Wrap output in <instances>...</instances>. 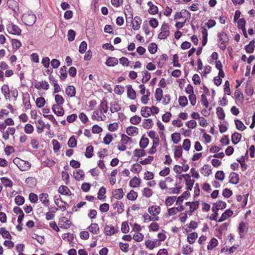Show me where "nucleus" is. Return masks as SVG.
<instances>
[{
  "mask_svg": "<svg viewBox=\"0 0 255 255\" xmlns=\"http://www.w3.org/2000/svg\"><path fill=\"white\" fill-rule=\"evenodd\" d=\"M198 238V234L197 233H190L187 235V240L190 244H193L195 243L196 240Z\"/></svg>",
  "mask_w": 255,
  "mask_h": 255,
  "instance_id": "35",
  "label": "nucleus"
},
{
  "mask_svg": "<svg viewBox=\"0 0 255 255\" xmlns=\"http://www.w3.org/2000/svg\"><path fill=\"white\" fill-rule=\"evenodd\" d=\"M143 235L140 232H135L133 235L132 239L137 242H140L143 239Z\"/></svg>",
  "mask_w": 255,
  "mask_h": 255,
  "instance_id": "61",
  "label": "nucleus"
},
{
  "mask_svg": "<svg viewBox=\"0 0 255 255\" xmlns=\"http://www.w3.org/2000/svg\"><path fill=\"white\" fill-rule=\"evenodd\" d=\"M255 48V41L254 40L250 42L249 44L245 46V50L246 52L252 53L254 52Z\"/></svg>",
  "mask_w": 255,
  "mask_h": 255,
  "instance_id": "37",
  "label": "nucleus"
},
{
  "mask_svg": "<svg viewBox=\"0 0 255 255\" xmlns=\"http://www.w3.org/2000/svg\"><path fill=\"white\" fill-rule=\"evenodd\" d=\"M88 229L89 232L93 234L97 235L100 233V228L98 224L97 223H91Z\"/></svg>",
  "mask_w": 255,
  "mask_h": 255,
  "instance_id": "28",
  "label": "nucleus"
},
{
  "mask_svg": "<svg viewBox=\"0 0 255 255\" xmlns=\"http://www.w3.org/2000/svg\"><path fill=\"white\" fill-rule=\"evenodd\" d=\"M216 113L218 118L220 120H224L225 117V113L223 109L220 107L217 108Z\"/></svg>",
  "mask_w": 255,
  "mask_h": 255,
  "instance_id": "59",
  "label": "nucleus"
},
{
  "mask_svg": "<svg viewBox=\"0 0 255 255\" xmlns=\"http://www.w3.org/2000/svg\"><path fill=\"white\" fill-rule=\"evenodd\" d=\"M141 19L139 16H135L132 22V28L135 30H138L140 28V25L141 23Z\"/></svg>",
  "mask_w": 255,
  "mask_h": 255,
  "instance_id": "29",
  "label": "nucleus"
},
{
  "mask_svg": "<svg viewBox=\"0 0 255 255\" xmlns=\"http://www.w3.org/2000/svg\"><path fill=\"white\" fill-rule=\"evenodd\" d=\"M54 100L56 103V104H54V105H62L65 100L63 97L61 95L57 94L55 95L54 96Z\"/></svg>",
  "mask_w": 255,
  "mask_h": 255,
  "instance_id": "58",
  "label": "nucleus"
},
{
  "mask_svg": "<svg viewBox=\"0 0 255 255\" xmlns=\"http://www.w3.org/2000/svg\"><path fill=\"white\" fill-rule=\"evenodd\" d=\"M181 251L183 255H190L193 253L194 249L190 245L186 244L183 246Z\"/></svg>",
  "mask_w": 255,
  "mask_h": 255,
  "instance_id": "25",
  "label": "nucleus"
},
{
  "mask_svg": "<svg viewBox=\"0 0 255 255\" xmlns=\"http://www.w3.org/2000/svg\"><path fill=\"white\" fill-rule=\"evenodd\" d=\"M176 200L175 196H168L167 197L165 200V205L167 206H170L173 204Z\"/></svg>",
  "mask_w": 255,
  "mask_h": 255,
  "instance_id": "63",
  "label": "nucleus"
},
{
  "mask_svg": "<svg viewBox=\"0 0 255 255\" xmlns=\"http://www.w3.org/2000/svg\"><path fill=\"white\" fill-rule=\"evenodd\" d=\"M219 38V48L224 50L227 47V45L229 42V37L226 33L224 31H221L218 34Z\"/></svg>",
  "mask_w": 255,
  "mask_h": 255,
  "instance_id": "2",
  "label": "nucleus"
},
{
  "mask_svg": "<svg viewBox=\"0 0 255 255\" xmlns=\"http://www.w3.org/2000/svg\"><path fill=\"white\" fill-rule=\"evenodd\" d=\"M60 75L59 76L60 79L61 81H64L67 76V67L66 66H63L60 68Z\"/></svg>",
  "mask_w": 255,
  "mask_h": 255,
  "instance_id": "47",
  "label": "nucleus"
},
{
  "mask_svg": "<svg viewBox=\"0 0 255 255\" xmlns=\"http://www.w3.org/2000/svg\"><path fill=\"white\" fill-rule=\"evenodd\" d=\"M0 234L4 239L10 240L12 238V237L10 234L9 232L8 231H7L6 229L4 227H1L0 228Z\"/></svg>",
  "mask_w": 255,
  "mask_h": 255,
  "instance_id": "46",
  "label": "nucleus"
},
{
  "mask_svg": "<svg viewBox=\"0 0 255 255\" xmlns=\"http://www.w3.org/2000/svg\"><path fill=\"white\" fill-rule=\"evenodd\" d=\"M185 205L186 206L189 207V210L187 211L189 213V215L190 216L198 208L199 202L197 201L194 202H187L185 203Z\"/></svg>",
  "mask_w": 255,
  "mask_h": 255,
  "instance_id": "6",
  "label": "nucleus"
},
{
  "mask_svg": "<svg viewBox=\"0 0 255 255\" xmlns=\"http://www.w3.org/2000/svg\"><path fill=\"white\" fill-rule=\"evenodd\" d=\"M74 178L76 180H83L85 178V173L82 169H79L76 171Z\"/></svg>",
  "mask_w": 255,
  "mask_h": 255,
  "instance_id": "52",
  "label": "nucleus"
},
{
  "mask_svg": "<svg viewBox=\"0 0 255 255\" xmlns=\"http://www.w3.org/2000/svg\"><path fill=\"white\" fill-rule=\"evenodd\" d=\"M66 94L70 97H74L76 95V89L72 85L68 86L65 89Z\"/></svg>",
  "mask_w": 255,
  "mask_h": 255,
  "instance_id": "27",
  "label": "nucleus"
},
{
  "mask_svg": "<svg viewBox=\"0 0 255 255\" xmlns=\"http://www.w3.org/2000/svg\"><path fill=\"white\" fill-rule=\"evenodd\" d=\"M120 142L126 145L128 143H132L133 141L131 137H129L125 134H122L121 135V140Z\"/></svg>",
  "mask_w": 255,
  "mask_h": 255,
  "instance_id": "53",
  "label": "nucleus"
},
{
  "mask_svg": "<svg viewBox=\"0 0 255 255\" xmlns=\"http://www.w3.org/2000/svg\"><path fill=\"white\" fill-rule=\"evenodd\" d=\"M171 140L174 144L178 143L181 140L180 133L177 132L173 133L171 134Z\"/></svg>",
  "mask_w": 255,
  "mask_h": 255,
  "instance_id": "51",
  "label": "nucleus"
},
{
  "mask_svg": "<svg viewBox=\"0 0 255 255\" xmlns=\"http://www.w3.org/2000/svg\"><path fill=\"white\" fill-rule=\"evenodd\" d=\"M141 180L140 178L134 177L131 178L129 182V185L131 187L136 188L140 185Z\"/></svg>",
  "mask_w": 255,
  "mask_h": 255,
  "instance_id": "30",
  "label": "nucleus"
},
{
  "mask_svg": "<svg viewBox=\"0 0 255 255\" xmlns=\"http://www.w3.org/2000/svg\"><path fill=\"white\" fill-rule=\"evenodd\" d=\"M25 134H32L34 130V127L30 124H26L23 128Z\"/></svg>",
  "mask_w": 255,
  "mask_h": 255,
  "instance_id": "39",
  "label": "nucleus"
},
{
  "mask_svg": "<svg viewBox=\"0 0 255 255\" xmlns=\"http://www.w3.org/2000/svg\"><path fill=\"white\" fill-rule=\"evenodd\" d=\"M21 20L25 25L32 26L35 23L36 17L32 11H28L23 14Z\"/></svg>",
  "mask_w": 255,
  "mask_h": 255,
  "instance_id": "1",
  "label": "nucleus"
},
{
  "mask_svg": "<svg viewBox=\"0 0 255 255\" xmlns=\"http://www.w3.org/2000/svg\"><path fill=\"white\" fill-rule=\"evenodd\" d=\"M141 169L142 166L140 163H134L132 165L130 170L133 173H138L141 171Z\"/></svg>",
  "mask_w": 255,
  "mask_h": 255,
  "instance_id": "57",
  "label": "nucleus"
},
{
  "mask_svg": "<svg viewBox=\"0 0 255 255\" xmlns=\"http://www.w3.org/2000/svg\"><path fill=\"white\" fill-rule=\"evenodd\" d=\"M170 26L168 23L163 22L160 28V32L158 35L159 39H165L170 35Z\"/></svg>",
  "mask_w": 255,
  "mask_h": 255,
  "instance_id": "3",
  "label": "nucleus"
},
{
  "mask_svg": "<svg viewBox=\"0 0 255 255\" xmlns=\"http://www.w3.org/2000/svg\"><path fill=\"white\" fill-rule=\"evenodd\" d=\"M230 183L233 184H237L239 181V175L235 172H232L229 176Z\"/></svg>",
  "mask_w": 255,
  "mask_h": 255,
  "instance_id": "34",
  "label": "nucleus"
},
{
  "mask_svg": "<svg viewBox=\"0 0 255 255\" xmlns=\"http://www.w3.org/2000/svg\"><path fill=\"white\" fill-rule=\"evenodd\" d=\"M36 123V131L38 133H41L43 131L44 127L43 124H44V122L41 119H39L35 122Z\"/></svg>",
  "mask_w": 255,
  "mask_h": 255,
  "instance_id": "38",
  "label": "nucleus"
},
{
  "mask_svg": "<svg viewBox=\"0 0 255 255\" xmlns=\"http://www.w3.org/2000/svg\"><path fill=\"white\" fill-rule=\"evenodd\" d=\"M191 145V142L190 140L188 138H186L183 140L182 146H181V147L185 150L188 151L190 148Z\"/></svg>",
  "mask_w": 255,
  "mask_h": 255,
  "instance_id": "60",
  "label": "nucleus"
},
{
  "mask_svg": "<svg viewBox=\"0 0 255 255\" xmlns=\"http://www.w3.org/2000/svg\"><path fill=\"white\" fill-rule=\"evenodd\" d=\"M113 206L114 209H117V212L119 214L123 213L125 210L124 204L121 201H116L114 204H113Z\"/></svg>",
  "mask_w": 255,
  "mask_h": 255,
  "instance_id": "19",
  "label": "nucleus"
},
{
  "mask_svg": "<svg viewBox=\"0 0 255 255\" xmlns=\"http://www.w3.org/2000/svg\"><path fill=\"white\" fill-rule=\"evenodd\" d=\"M35 88L37 90H41L43 89L45 90H47L49 88V85L46 81H38L34 84Z\"/></svg>",
  "mask_w": 255,
  "mask_h": 255,
  "instance_id": "11",
  "label": "nucleus"
},
{
  "mask_svg": "<svg viewBox=\"0 0 255 255\" xmlns=\"http://www.w3.org/2000/svg\"><path fill=\"white\" fill-rule=\"evenodd\" d=\"M150 111V107H142L140 111L141 115L144 118H147L151 115Z\"/></svg>",
  "mask_w": 255,
  "mask_h": 255,
  "instance_id": "36",
  "label": "nucleus"
},
{
  "mask_svg": "<svg viewBox=\"0 0 255 255\" xmlns=\"http://www.w3.org/2000/svg\"><path fill=\"white\" fill-rule=\"evenodd\" d=\"M11 44L13 49L14 51L17 50L21 46V42L19 40L15 39H12L11 40Z\"/></svg>",
  "mask_w": 255,
  "mask_h": 255,
  "instance_id": "64",
  "label": "nucleus"
},
{
  "mask_svg": "<svg viewBox=\"0 0 255 255\" xmlns=\"http://www.w3.org/2000/svg\"><path fill=\"white\" fill-rule=\"evenodd\" d=\"M183 150L181 146H175L174 148V156L175 158L178 159L181 157Z\"/></svg>",
  "mask_w": 255,
  "mask_h": 255,
  "instance_id": "32",
  "label": "nucleus"
},
{
  "mask_svg": "<svg viewBox=\"0 0 255 255\" xmlns=\"http://www.w3.org/2000/svg\"><path fill=\"white\" fill-rule=\"evenodd\" d=\"M94 147L92 145H89L86 147L85 152V156L87 158H91L94 155Z\"/></svg>",
  "mask_w": 255,
  "mask_h": 255,
  "instance_id": "44",
  "label": "nucleus"
},
{
  "mask_svg": "<svg viewBox=\"0 0 255 255\" xmlns=\"http://www.w3.org/2000/svg\"><path fill=\"white\" fill-rule=\"evenodd\" d=\"M58 224L61 228L67 229L70 228L71 222L65 217H62L59 219Z\"/></svg>",
  "mask_w": 255,
  "mask_h": 255,
  "instance_id": "10",
  "label": "nucleus"
},
{
  "mask_svg": "<svg viewBox=\"0 0 255 255\" xmlns=\"http://www.w3.org/2000/svg\"><path fill=\"white\" fill-rule=\"evenodd\" d=\"M7 4L8 8L13 11L14 14L17 15L19 12L18 3L15 0H8Z\"/></svg>",
  "mask_w": 255,
  "mask_h": 255,
  "instance_id": "7",
  "label": "nucleus"
},
{
  "mask_svg": "<svg viewBox=\"0 0 255 255\" xmlns=\"http://www.w3.org/2000/svg\"><path fill=\"white\" fill-rule=\"evenodd\" d=\"M143 218L144 223H148L150 221H158V217H151L147 213H145L143 215Z\"/></svg>",
  "mask_w": 255,
  "mask_h": 255,
  "instance_id": "45",
  "label": "nucleus"
},
{
  "mask_svg": "<svg viewBox=\"0 0 255 255\" xmlns=\"http://www.w3.org/2000/svg\"><path fill=\"white\" fill-rule=\"evenodd\" d=\"M52 144L53 145V149L54 153H58L61 148V145L59 141L56 139H53L52 141Z\"/></svg>",
  "mask_w": 255,
  "mask_h": 255,
  "instance_id": "56",
  "label": "nucleus"
},
{
  "mask_svg": "<svg viewBox=\"0 0 255 255\" xmlns=\"http://www.w3.org/2000/svg\"><path fill=\"white\" fill-rule=\"evenodd\" d=\"M154 97L158 102H160L162 99L163 91L160 88H158L155 90Z\"/></svg>",
  "mask_w": 255,
  "mask_h": 255,
  "instance_id": "50",
  "label": "nucleus"
},
{
  "mask_svg": "<svg viewBox=\"0 0 255 255\" xmlns=\"http://www.w3.org/2000/svg\"><path fill=\"white\" fill-rule=\"evenodd\" d=\"M100 111L99 110L94 111L92 115V119L97 121H104L106 119V116L104 114L103 116H100Z\"/></svg>",
  "mask_w": 255,
  "mask_h": 255,
  "instance_id": "20",
  "label": "nucleus"
},
{
  "mask_svg": "<svg viewBox=\"0 0 255 255\" xmlns=\"http://www.w3.org/2000/svg\"><path fill=\"white\" fill-rule=\"evenodd\" d=\"M226 205L225 202L219 200L213 204L212 211H218L219 210L223 209L226 207Z\"/></svg>",
  "mask_w": 255,
  "mask_h": 255,
  "instance_id": "13",
  "label": "nucleus"
},
{
  "mask_svg": "<svg viewBox=\"0 0 255 255\" xmlns=\"http://www.w3.org/2000/svg\"><path fill=\"white\" fill-rule=\"evenodd\" d=\"M127 96L128 97L132 100L135 99L136 97V92L132 88L131 85H128L127 86Z\"/></svg>",
  "mask_w": 255,
  "mask_h": 255,
  "instance_id": "16",
  "label": "nucleus"
},
{
  "mask_svg": "<svg viewBox=\"0 0 255 255\" xmlns=\"http://www.w3.org/2000/svg\"><path fill=\"white\" fill-rule=\"evenodd\" d=\"M147 211L151 215L157 217L161 212V208L157 205H152L148 208Z\"/></svg>",
  "mask_w": 255,
  "mask_h": 255,
  "instance_id": "8",
  "label": "nucleus"
},
{
  "mask_svg": "<svg viewBox=\"0 0 255 255\" xmlns=\"http://www.w3.org/2000/svg\"><path fill=\"white\" fill-rule=\"evenodd\" d=\"M58 192L63 195L71 196L72 195L70 189L66 186L61 185L58 188Z\"/></svg>",
  "mask_w": 255,
  "mask_h": 255,
  "instance_id": "26",
  "label": "nucleus"
},
{
  "mask_svg": "<svg viewBox=\"0 0 255 255\" xmlns=\"http://www.w3.org/2000/svg\"><path fill=\"white\" fill-rule=\"evenodd\" d=\"M124 192L122 188H118L113 190L112 192L113 197L117 200H121L124 196Z\"/></svg>",
  "mask_w": 255,
  "mask_h": 255,
  "instance_id": "15",
  "label": "nucleus"
},
{
  "mask_svg": "<svg viewBox=\"0 0 255 255\" xmlns=\"http://www.w3.org/2000/svg\"><path fill=\"white\" fill-rule=\"evenodd\" d=\"M149 143V140L148 138L144 137L143 136H142L141 138L139 144V146L141 148L144 149L148 145Z\"/></svg>",
  "mask_w": 255,
  "mask_h": 255,
  "instance_id": "54",
  "label": "nucleus"
},
{
  "mask_svg": "<svg viewBox=\"0 0 255 255\" xmlns=\"http://www.w3.org/2000/svg\"><path fill=\"white\" fill-rule=\"evenodd\" d=\"M1 182L3 186L7 187H11L13 185L12 181L9 178L6 177H3L0 179Z\"/></svg>",
  "mask_w": 255,
  "mask_h": 255,
  "instance_id": "40",
  "label": "nucleus"
},
{
  "mask_svg": "<svg viewBox=\"0 0 255 255\" xmlns=\"http://www.w3.org/2000/svg\"><path fill=\"white\" fill-rule=\"evenodd\" d=\"M52 110L57 116H62L64 114V109L61 105H53Z\"/></svg>",
  "mask_w": 255,
  "mask_h": 255,
  "instance_id": "14",
  "label": "nucleus"
},
{
  "mask_svg": "<svg viewBox=\"0 0 255 255\" xmlns=\"http://www.w3.org/2000/svg\"><path fill=\"white\" fill-rule=\"evenodd\" d=\"M147 4L149 6L148 12L149 14L154 15L158 13V8L156 5H154L152 1H148Z\"/></svg>",
  "mask_w": 255,
  "mask_h": 255,
  "instance_id": "22",
  "label": "nucleus"
},
{
  "mask_svg": "<svg viewBox=\"0 0 255 255\" xmlns=\"http://www.w3.org/2000/svg\"><path fill=\"white\" fill-rule=\"evenodd\" d=\"M235 123L236 128L238 130L243 131L246 128V127L244 125V124L242 121L239 120H235Z\"/></svg>",
  "mask_w": 255,
  "mask_h": 255,
  "instance_id": "62",
  "label": "nucleus"
},
{
  "mask_svg": "<svg viewBox=\"0 0 255 255\" xmlns=\"http://www.w3.org/2000/svg\"><path fill=\"white\" fill-rule=\"evenodd\" d=\"M242 134L238 132H235L232 135V141L234 144L240 142L241 139Z\"/></svg>",
  "mask_w": 255,
  "mask_h": 255,
  "instance_id": "49",
  "label": "nucleus"
},
{
  "mask_svg": "<svg viewBox=\"0 0 255 255\" xmlns=\"http://www.w3.org/2000/svg\"><path fill=\"white\" fill-rule=\"evenodd\" d=\"M7 30L9 33L19 35L21 34V29L16 25L9 23L7 25Z\"/></svg>",
  "mask_w": 255,
  "mask_h": 255,
  "instance_id": "5",
  "label": "nucleus"
},
{
  "mask_svg": "<svg viewBox=\"0 0 255 255\" xmlns=\"http://www.w3.org/2000/svg\"><path fill=\"white\" fill-rule=\"evenodd\" d=\"M233 214V212L230 209H228L226 210L221 215L220 218L218 220V222H222L226 220H227L228 218L231 217Z\"/></svg>",
  "mask_w": 255,
  "mask_h": 255,
  "instance_id": "17",
  "label": "nucleus"
},
{
  "mask_svg": "<svg viewBox=\"0 0 255 255\" xmlns=\"http://www.w3.org/2000/svg\"><path fill=\"white\" fill-rule=\"evenodd\" d=\"M110 105V111L112 113L118 112L121 110V105L117 101L112 102Z\"/></svg>",
  "mask_w": 255,
  "mask_h": 255,
  "instance_id": "23",
  "label": "nucleus"
},
{
  "mask_svg": "<svg viewBox=\"0 0 255 255\" xmlns=\"http://www.w3.org/2000/svg\"><path fill=\"white\" fill-rule=\"evenodd\" d=\"M138 196V194L136 192L131 190L127 194V198L130 201H135L136 200Z\"/></svg>",
  "mask_w": 255,
  "mask_h": 255,
  "instance_id": "48",
  "label": "nucleus"
},
{
  "mask_svg": "<svg viewBox=\"0 0 255 255\" xmlns=\"http://www.w3.org/2000/svg\"><path fill=\"white\" fill-rule=\"evenodd\" d=\"M54 202L56 206L62 211L66 210L67 208L69 207V205L65 202H63L60 195L54 196Z\"/></svg>",
  "mask_w": 255,
  "mask_h": 255,
  "instance_id": "4",
  "label": "nucleus"
},
{
  "mask_svg": "<svg viewBox=\"0 0 255 255\" xmlns=\"http://www.w3.org/2000/svg\"><path fill=\"white\" fill-rule=\"evenodd\" d=\"M118 232V230L111 225H106L104 228V233L107 236H111Z\"/></svg>",
  "mask_w": 255,
  "mask_h": 255,
  "instance_id": "9",
  "label": "nucleus"
},
{
  "mask_svg": "<svg viewBox=\"0 0 255 255\" xmlns=\"http://www.w3.org/2000/svg\"><path fill=\"white\" fill-rule=\"evenodd\" d=\"M99 110L100 111V113L101 114H103V115L104 114H106L108 112V102L106 100H103L100 105H99Z\"/></svg>",
  "mask_w": 255,
  "mask_h": 255,
  "instance_id": "24",
  "label": "nucleus"
},
{
  "mask_svg": "<svg viewBox=\"0 0 255 255\" xmlns=\"http://www.w3.org/2000/svg\"><path fill=\"white\" fill-rule=\"evenodd\" d=\"M49 195L47 193H41L39 195V200L41 203L45 207H48L50 201L48 199Z\"/></svg>",
  "mask_w": 255,
  "mask_h": 255,
  "instance_id": "18",
  "label": "nucleus"
},
{
  "mask_svg": "<svg viewBox=\"0 0 255 255\" xmlns=\"http://www.w3.org/2000/svg\"><path fill=\"white\" fill-rule=\"evenodd\" d=\"M182 176L185 180L186 189L189 190H192L195 181L191 180L190 176L188 174H183Z\"/></svg>",
  "mask_w": 255,
  "mask_h": 255,
  "instance_id": "12",
  "label": "nucleus"
},
{
  "mask_svg": "<svg viewBox=\"0 0 255 255\" xmlns=\"http://www.w3.org/2000/svg\"><path fill=\"white\" fill-rule=\"evenodd\" d=\"M218 245V240L216 238H213L210 240V242L209 243V244L207 246V250H211L214 248H215L216 246H217Z\"/></svg>",
  "mask_w": 255,
  "mask_h": 255,
  "instance_id": "55",
  "label": "nucleus"
},
{
  "mask_svg": "<svg viewBox=\"0 0 255 255\" xmlns=\"http://www.w3.org/2000/svg\"><path fill=\"white\" fill-rule=\"evenodd\" d=\"M133 156L136 157L138 158L142 156H144L146 155L145 151L144 150V149L141 148V149H135L133 151Z\"/></svg>",
  "mask_w": 255,
  "mask_h": 255,
  "instance_id": "41",
  "label": "nucleus"
},
{
  "mask_svg": "<svg viewBox=\"0 0 255 255\" xmlns=\"http://www.w3.org/2000/svg\"><path fill=\"white\" fill-rule=\"evenodd\" d=\"M197 227L198 223L195 221H191L188 225H187V228H185L184 229L187 232H189L192 230H195Z\"/></svg>",
  "mask_w": 255,
  "mask_h": 255,
  "instance_id": "43",
  "label": "nucleus"
},
{
  "mask_svg": "<svg viewBox=\"0 0 255 255\" xmlns=\"http://www.w3.org/2000/svg\"><path fill=\"white\" fill-rule=\"evenodd\" d=\"M118 63V60L117 58L114 57H109L106 62V64L109 67H113L117 65Z\"/></svg>",
  "mask_w": 255,
  "mask_h": 255,
  "instance_id": "31",
  "label": "nucleus"
},
{
  "mask_svg": "<svg viewBox=\"0 0 255 255\" xmlns=\"http://www.w3.org/2000/svg\"><path fill=\"white\" fill-rule=\"evenodd\" d=\"M248 230V226L244 222H241L238 227V232L241 237L246 230Z\"/></svg>",
  "mask_w": 255,
  "mask_h": 255,
  "instance_id": "42",
  "label": "nucleus"
},
{
  "mask_svg": "<svg viewBox=\"0 0 255 255\" xmlns=\"http://www.w3.org/2000/svg\"><path fill=\"white\" fill-rule=\"evenodd\" d=\"M126 132L128 135L135 136L138 134V128L136 127L130 126L127 128Z\"/></svg>",
  "mask_w": 255,
  "mask_h": 255,
  "instance_id": "21",
  "label": "nucleus"
},
{
  "mask_svg": "<svg viewBox=\"0 0 255 255\" xmlns=\"http://www.w3.org/2000/svg\"><path fill=\"white\" fill-rule=\"evenodd\" d=\"M153 125V123L151 119H144L142 123V126L145 129H149L152 127Z\"/></svg>",
  "mask_w": 255,
  "mask_h": 255,
  "instance_id": "33",
  "label": "nucleus"
}]
</instances>
